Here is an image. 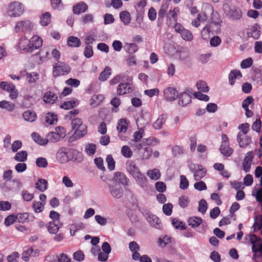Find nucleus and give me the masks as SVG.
Instances as JSON below:
<instances>
[{
  "label": "nucleus",
  "instance_id": "7",
  "mask_svg": "<svg viewBox=\"0 0 262 262\" xmlns=\"http://www.w3.org/2000/svg\"><path fill=\"white\" fill-rule=\"evenodd\" d=\"M189 167L190 170L193 173V177L195 181H200L206 174V170L201 165L191 164Z\"/></svg>",
  "mask_w": 262,
  "mask_h": 262
},
{
  "label": "nucleus",
  "instance_id": "60",
  "mask_svg": "<svg viewBox=\"0 0 262 262\" xmlns=\"http://www.w3.org/2000/svg\"><path fill=\"white\" fill-rule=\"evenodd\" d=\"M172 224L176 229H180L181 230H184L186 229L185 224L178 219H173L172 221Z\"/></svg>",
  "mask_w": 262,
  "mask_h": 262
},
{
  "label": "nucleus",
  "instance_id": "19",
  "mask_svg": "<svg viewBox=\"0 0 262 262\" xmlns=\"http://www.w3.org/2000/svg\"><path fill=\"white\" fill-rule=\"evenodd\" d=\"M114 180L119 182L124 185H128L129 180L126 176L122 172H116L114 174Z\"/></svg>",
  "mask_w": 262,
  "mask_h": 262
},
{
  "label": "nucleus",
  "instance_id": "38",
  "mask_svg": "<svg viewBox=\"0 0 262 262\" xmlns=\"http://www.w3.org/2000/svg\"><path fill=\"white\" fill-rule=\"evenodd\" d=\"M111 75V69L108 67H105L99 76V80L102 81L106 80Z\"/></svg>",
  "mask_w": 262,
  "mask_h": 262
},
{
  "label": "nucleus",
  "instance_id": "27",
  "mask_svg": "<svg viewBox=\"0 0 262 262\" xmlns=\"http://www.w3.org/2000/svg\"><path fill=\"white\" fill-rule=\"evenodd\" d=\"M203 220L201 217L197 216H193L189 217L188 220V225L192 228H196L199 227L202 223Z\"/></svg>",
  "mask_w": 262,
  "mask_h": 262
},
{
  "label": "nucleus",
  "instance_id": "51",
  "mask_svg": "<svg viewBox=\"0 0 262 262\" xmlns=\"http://www.w3.org/2000/svg\"><path fill=\"white\" fill-rule=\"evenodd\" d=\"M222 145L220 146V151L221 154L226 157H230L233 153V150L229 146V144L227 145V146L223 147L224 151L222 149Z\"/></svg>",
  "mask_w": 262,
  "mask_h": 262
},
{
  "label": "nucleus",
  "instance_id": "47",
  "mask_svg": "<svg viewBox=\"0 0 262 262\" xmlns=\"http://www.w3.org/2000/svg\"><path fill=\"white\" fill-rule=\"evenodd\" d=\"M182 38L187 41H191L193 39V35L192 33L188 30L184 29L180 34Z\"/></svg>",
  "mask_w": 262,
  "mask_h": 262
},
{
  "label": "nucleus",
  "instance_id": "57",
  "mask_svg": "<svg viewBox=\"0 0 262 262\" xmlns=\"http://www.w3.org/2000/svg\"><path fill=\"white\" fill-rule=\"evenodd\" d=\"M143 159H148L152 154V150L149 147L144 148L143 151H140Z\"/></svg>",
  "mask_w": 262,
  "mask_h": 262
},
{
  "label": "nucleus",
  "instance_id": "23",
  "mask_svg": "<svg viewBox=\"0 0 262 262\" xmlns=\"http://www.w3.org/2000/svg\"><path fill=\"white\" fill-rule=\"evenodd\" d=\"M57 96L51 91L47 92L43 96V100L46 103L53 104L57 100Z\"/></svg>",
  "mask_w": 262,
  "mask_h": 262
},
{
  "label": "nucleus",
  "instance_id": "24",
  "mask_svg": "<svg viewBox=\"0 0 262 262\" xmlns=\"http://www.w3.org/2000/svg\"><path fill=\"white\" fill-rule=\"evenodd\" d=\"M47 138V139H46V140L48 141V143L49 142L55 143L60 140L62 138V134L54 132H51L48 133Z\"/></svg>",
  "mask_w": 262,
  "mask_h": 262
},
{
  "label": "nucleus",
  "instance_id": "4",
  "mask_svg": "<svg viewBox=\"0 0 262 262\" xmlns=\"http://www.w3.org/2000/svg\"><path fill=\"white\" fill-rule=\"evenodd\" d=\"M147 2L145 0H140V1L135 5L136 10V21L141 27L143 21V18L145 14V7L146 6Z\"/></svg>",
  "mask_w": 262,
  "mask_h": 262
},
{
  "label": "nucleus",
  "instance_id": "64",
  "mask_svg": "<svg viewBox=\"0 0 262 262\" xmlns=\"http://www.w3.org/2000/svg\"><path fill=\"white\" fill-rule=\"evenodd\" d=\"M253 227L257 228L258 230L262 228V216H257L254 217V223Z\"/></svg>",
  "mask_w": 262,
  "mask_h": 262
},
{
  "label": "nucleus",
  "instance_id": "26",
  "mask_svg": "<svg viewBox=\"0 0 262 262\" xmlns=\"http://www.w3.org/2000/svg\"><path fill=\"white\" fill-rule=\"evenodd\" d=\"M35 188L41 192L45 191L48 188V182L43 179H39L35 184Z\"/></svg>",
  "mask_w": 262,
  "mask_h": 262
},
{
  "label": "nucleus",
  "instance_id": "50",
  "mask_svg": "<svg viewBox=\"0 0 262 262\" xmlns=\"http://www.w3.org/2000/svg\"><path fill=\"white\" fill-rule=\"evenodd\" d=\"M75 100L64 101L60 105V107L66 110H70L75 107Z\"/></svg>",
  "mask_w": 262,
  "mask_h": 262
},
{
  "label": "nucleus",
  "instance_id": "62",
  "mask_svg": "<svg viewBox=\"0 0 262 262\" xmlns=\"http://www.w3.org/2000/svg\"><path fill=\"white\" fill-rule=\"evenodd\" d=\"M180 188L183 190L187 189L189 186V182L186 177L185 176L182 175L180 177Z\"/></svg>",
  "mask_w": 262,
  "mask_h": 262
},
{
  "label": "nucleus",
  "instance_id": "54",
  "mask_svg": "<svg viewBox=\"0 0 262 262\" xmlns=\"http://www.w3.org/2000/svg\"><path fill=\"white\" fill-rule=\"evenodd\" d=\"M121 152L122 155L126 158H130L133 155L131 149L127 145H124L122 147Z\"/></svg>",
  "mask_w": 262,
  "mask_h": 262
},
{
  "label": "nucleus",
  "instance_id": "37",
  "mask_svg": "<svg viewBox=\"0 0 262 262\" xmlns=\"http://www.w3.org/2000/svg\"><path fill=\"white\" fill-rule=\"evenodd\" d=\"M124 48L126 51L129 54H133L138 50V46L134 43H126Z\"/></svg>",
  "mask_w": 262,
  "mask_h": 262
},
{
  "label": "nucleus",
  "instance_id": "42",
  "mask_svg": "<svg viewBox=\"0 0 262 262\" xmlns=\"http://www.w3.org/2000/svg\"><path fill=\"white\" fill-rule=\"evenodd\" d=\"M32 208L35 213L41 212L45 208V203L40 201H34L32 204Z\"/></svg>",
  "mask_w": 262,
  "mask_h": 262
},
{
  "label": "nucleus",
  "instance_id": "18",
  "mask_svg": "<svg viewBox=\"0 0 262 262\" xmlns=\"http://www.w3.org/2000/svg\"><path fill=\"white\" fill-rule=\"evenodd\" d=\"M178 103L180 105L184 106L191 101V97L186 92L181 93L179 96Z\"/></svg>",
  "mask_w": 262,
  "mask_h": 262
},
{
  "label": "nucleus",
  "instance_id": "59",
  "mask_svg": "<svg viewBox=\"0 0 262 262\" xmlns=\"http://www.w3.org/2000/svg\"><path fill=\"white\" fill-rule=\"evenodd\" d=\"M179 204L182 208L186 207L189 204L188 197L186 195H182L179 198Z\"/></svg>",
  "mask_w": 262,
  "mask_h": 262
},
{
  "label": "nucleus",
  "instance_id": "3",
  "mask_svg": "<svg viewBox=\"0 0 262 262\" xmlns=\"http://www.w3.org/2000/svg\"><path fill=\"white\" fill-rule=\"evenodd\" d=\"M71 125L75 134L79 138L84 137L87 134L86 126L82 124L81 119L76 118L72 121Z\"/></svg>",
  "mask_w": 262,
  "mask_h": 262
},
{
  "label": "nucleus",
  "instance_id": "31",
  "mask_svg": "<svg viewBox=\"0 0 262 262\" xmlns=\"http://www.w3.org/2000/svg\"><path fill=\"white\" fill-rule=\"evenodd\" d=\"M120 18L123 23L125 25H128L131 21V16L130 13L127 11H123L120 13Z\"/></svg>",
  "mask_w": 262,
  "mask_h": 262
},
{
  "label": "nucleus",
  "instance_id": "6",
  "mask_svg": "<svg viewBox=\"0 0 262 262\" xmlns=\"http://www.w3.org/2000/svg\"><path fill=\"white\" fill-rule=\"evenodd\" d=\"M71 70L70 66L65 62L56 63L53 66V75L54 77H58L65 75L70 73Z\"/></svg>",
  "mask_w": 262,
  "mask_h": 262
},
{
  "label": "nucleus",
  "instance_id": "44",
  "mask_svg": "<svg viewBox=\"0 0 262 262\" xmlns=\"http://www.w3.org/2000/svg\"><path fill=\"white\" fill-rule=\"evenodd\" d=\"M197 89L200 91L204 93L208 92L209 88L206 82L203 80H200L196 83Z\"/></svg>",
  "mask_w": 262,
  "mask_h": 262
},
{
  "label": "nucleus",
  "instance_id": "49",
  "mask_svg": "<svg viewBox=\"0 0 262 262\" xmlns=\"http://www.w3.org/2000/svg\"><path fill=\"white\" fill-rule=\"evenodd\" d=\"M106 162L107 164V168L110 170H113L115 167V161L111 155L106 156Z\"/></svg>",
  "mask_w": 262,
  "mask_h": 262
},
{
  "label": "nucleus",
  "instance_id": "55",
  "mask_svg": "<svg viewBox=\"0 0 262 262\" xmlns=\"http://www.w3.org/2000/svg\"><path fill=\"white\" fill-rule=\"evenodd\" d=\"M70 152L76 157L75 158L74 157H72V159L74 161L80 162L82 161V154L79 152L78 150L75 149H72L70 150Z\"/></svg>",
  "mask_w": 262,
  "mask_h": 262
},
{
  "label": "nucleus",
  "instance_id": "12",
  "mask_svg": "<svg viewBox=\"0 0 262 262\" xmlns=\"http://www.w3.org/2000/svg\"><path fill=\"white\" fill-rule=\"evenodd\" d=\"M252 160L253 156L252 151L248 152L242 163L243 169L245 172H248L250 170Z\"/></svg>",
  "mask_w": 262,
  "mask_h": 262
},
{
  "label": "nucleus",
  "instance_id": "35",
  "mask_svg": "<svg viewBox=\"0 0 262 262\" xmlns=\"http://www.w3.org/2000/svg\"><path fill=\"white\" fill-rule=\"evenodd\" d=\"M0 107L12 112L15 108V104L6 100H3L0 101Z\"/></svg>",
  "mask_w": 262,
  "mask_h": 262
},
{
  "label": "nucleus",
  "instance_id": "45",
  "mask_svg": "<svg viewBox=\"0 0 262 262\" xmlns=\"http://www.w3.org/2000/svg\"><path fill=\"white\" fill-rule=\"evenodd\" d=\"M33 249L30 248L26 250H25L22 254V259L25 261H28L29 260V257L31 256H35L36 252L33 254Z\"/></svg>",
  "mask_w": 262,
  "mask_h": 262
},
{
  "label": "nucleus",
  "instance_id": "36",
  "mask_svg": "<svg viewBox=\"0 0 262 262\" xmlns=\"http://www.w3.org/2000/svg\"><path fill=\"white\" fill-rule=\"evenodd\" d=\"M45 120L50 125L54 124L57 122V116L53 113H48L46 116Z\"/></svg>",
  "mask_w": 262,
  "mask_h": 262
},
{
  "label": "nucleus",
  "instance_id": "1",
  "mask_svg": "<svg viewBox=\"0 0 262 262\" xmlns=\"http://www.w3.org/2000/svg\"><path fill=\"white\" fill-rule=\"evenodd\" d=\"M42 45L41 37L34 35L30 40L26 37H22L19 39L18 48L22 53H32L34 50L40 48Z\"/></svg>",
  "mask_w": 262,
  "mask_h": 262
},
{
  "label": "nucleus",
  "instance_id": "21",
  "mask_svg": "<svg viewBox=\"0 0 262 262\" xmlns=\"http://www.w3.org/2000/svg\"><path fill=\"white\" fill-rule=\"evenodd\" d=\"M67 150L66 148L61 147L56 153V158L61 163H64L68 161Z\"/></svg>",
  "mask_w": 262,
  "mask_h": 262
},
{
  "label": "nucleus",
  "instance_id": "11",
  "mask_svg": "<svg viewBox=\"0 0 262 262\" xmlns=\"http://www.w3.org/2000/svg\"><path fill=\"white\" fill-rule=\"evenodd\" d=\"M164 98L168 101H173L178 97V92L176 89L172 87H168L165 89L163 92Z\"/></svg>",
  "mask_w": 262,
  "mask_h": 262
},
{
  "label": "nucleus",
  "instance_id": "29",
  "mask_svg": "<svg viewBox=\"0 0 262 262\" xmlns=\"http://www.w3.org/2000/svg\"><path fill=\"white\" fill-rule=\"evenodd\" d=\"M67 45L71 47L77 48L80 46V40L77 37L71 36L68 38Z\"/></svg>",
  "mask_w": 262,
  "mask_h": 262
},
{
  "label": "nucleus",
  "instance_id": "34",
  "mask_svg": "<svg viewBox=\"0 0 262 262\" xmlns=\"http://www.w3.org/2000/svg\"><path fill=\"white\" fill-rule=\"evenodd\" d=\"M51 15L49 12H46L43 14L40 20V24L42 26L48 25L51 22Z\"/></svg>",
  "mask_w": 262,
  "mask_h": 262
},
{
  "label": "nucleus",
  "instance_id": "63",
  "mask_svg": "<svg viewBox=\"0 0 262 262\" xmlns=\"http://www.w3.org/2000/svg\"><path fill=\"white\" fill-rule=\"evenodd\" d=\"M16 221L18 222L24 223L29 217V215L27 213H18L16 215Z\"/></svg>",
  "mask_w": 262,
  "mask_h": 262
},
{
  "label": "nucleus",
  "instance_id": "16",
  "mask_svg": "<svg viewBox=\"0 0 262 262\" xmlns=\"http://www.w3.org/2000/svg\"><path fill=\"white\" fill-rule=\"evenodd\" d=\"M132 91V87L129 83H121L117 87V93L119 95L129 93Z\"/></svg>",
  "mask_w": 262,
  "mask_h": 262
},
{
  "label": "nucleus",
  "instance_id": "40",
  "mask_svg": "<svg viewBox=\"0 0 262 262\" xmlns=\"http://www.w3.org/2000/svg\"><path fill=\"white\" fill-rule=\"evenodd\" d=\"M147 175L150 178V179L154 180H157L160 179L161 177V173L159 170L157 169L148 170L147 172Z\"/></svg>",
  "mask_w": 262,
  "mask_h": 262
},
{
  "label": "nucleus",
  "instance_id": "15",
  "mask_svg": "<svg viewBox=\"0 0 262 262\" xmlns=\"http://www.w3.org/2000/svg\"><path fill=\"white\" fill-rule=\"evenodd\" d=\"M237 141L241 147H245L250 144L251 139L246 134L239 133L237 136Z\"/></svg>",
  "mask_w": 262,
  "mask_h": 262
},
{
  "label": "nucleus",
  "instance_id": "2",
  "mask_svg": "<svg viewBox=\"0 0 262 262\" xmlns=\"http://www.w3.org/2000/svg\"><path fill=\"white\" fill-rule=\"evenodd\" d=\"M126 169L141 187H144L146 186L147 179L146 177L140 172L139 169L133 162L130 161L127 163Z\"/></svg>",
  "mask_w": 262,
  "mask_h": 262
},
{
  "label": "nucleus",
  "instance_id": "13",
  "mask_svg": "<svg viewBox=\"0 0 262 262\" xmlns=\"http://www.w3.org/2000/svg\"><path fill=\"white\" fill-rule=\"evenodd\" d=\"M46 226L50 233L56 234L62 226V224L59 221H53L49 222Z\"/></svg>",
  "mask_w": 262,
  "mask_h": 262
},
{
  "label": "nucleus",
  "instance_id": "25",
  "mask_svg": "<svg viewBox=\"0 0 262 262\" xmlns=\"http://www.w3.org/2000/svg\"><path fill=\"white\" fill-rule=\"evenodd\" d=\"M128 128V123L125 119H120L119 120L117 125V129L119 133H125Z\"/></svg>",
  "mask_w": 262,
  "mask_h": 262
},
{
  "label": "nucleus",
  "instance_id": "14",
  "mask_svg": "<svg viewBox=\"0 0 262 262\" xmlns=\"http://www.w3.org/2000/svg\"><path fill=\"white\" fill-rule=\"evenodd\" d=\"M169 8V5L167 3L163 4L158 11V25L160 26L163 23V18L165 17L166 12Z\"/></svg>",
  "mask_w": 262,
  "mask_h": 262
},
{
  "label": "nucleus",
  "instance_id": "46",
  "mask_svg": "<svg viewBox=\"0 0 262 262\" xmlns=\"http://www.w3.org/2000/svg\"><path fill=\"white\" fill-rule=\"evenodd\" d=\"M38 78L39 75L36 72L27 73L26 74V79L29 83H35Z\"/></svg>",
  "mask_w": 262,
  "mask_h": 262
},
{
  "label": "nucleus",
  "instance_id": "39",
  "mask_svg": "<svg viewBox=\"0 0 262 262\" xmlns=\"http://www.w3.org/2000/svg\"><path fill=\"white\" fill-rule=\"evenodd\" d=\"M259 26L258 24H255L251 29V36L255 39H257L260 34V31L259 30Z\"/></svg>",
  "mask_w": 262,
  "mask_h": 262
},
{
  "label": "nucleus",
  "instance_id": "32",
  "mask_svg": "<svg viewBox=\"0 0 262 262\" xmlns=\"http://www.w3.org/2000/svg\"><path fill=\"white\" fill-rule=\"evenodd\" d=\"M32 138L36 143L41 145H46L48 143L46 139H42L39 135L35 132H33L31 135Z\"/></svg>",
  "mask_w": 262,
  "mask_h": 262
},
{
  "label": "nucleus",
  "instance_id": "10",
  "mask_svg": "<svg viewBox=\"0 0 262 262\" xmlns=\"http://www.w3.org/2000/svg\"><path fill=\"white\" fill-rule=\"evenodd\" d=\"M33 28V25L29 20L21 21L17 23L15 27V30L16 32L30 31Z\"/></svg>",
  "mask_w": 262,
  "mask_h": 262
},
{
  "label": "nucleus",
  "instance_id": "43",
  "mask_svg": "<svg viewBox=\"0 0 262 262\" xmlns=\"http://www.w3.org/2000/svg\"><path fill=\"white\" fill-rule=\"evenodd\" d=\"M179 12L178 7L174 8L173 10H170L168 12L166 17L167 19L170 20L171 18L173 19L174 22L177 20L178 13Z\"/></svg>",
  "mask_w": 262,
  "mask_h": 262
},
{
  "label": "nucleus",
  "instance_id": "22",
  "mask_svg": "<svg viewBox=\"0 0 262 262\" xmlns=\"http://www.w3.org/2000/svg\"><path fill=\"white\" fill-rule=\"evenodd\" d=\"M242 77V74L240 71L236 69L231 71L228 77L230 84L233 85L236 78H241Z\"/></svg>",
  "mask_w": 262,
  "mask_h": 262
},
{
  "label": "nucleus",
  "instance_id": "20",
  "mask_svg": "<svg viewBox=\"0 0 262 262\" xmlns=\"http://www.w3.org/2000/svg\"><path fill=\"white\" fill-rule=\"evenodd\" d=\"M167 118V116L165 114H162L160 115L158 119L154 122L152 124L153 127L155 129H161Z\"/></svg>",
  "mask_w": 262,
  "mask_h": 262
},
{
  "label": "nucleus",
  "instance_id": "52",
  "mask_svg": "<svg viewBox=\"0 0 262 262\" xmlns=\"http://www.w3.org/2000/svg\"><path fill=\"white\" fill-rule=\"evenodd\" d=\"M85 152L89 156L94 155L96 150V146L95 144L89 143L85 146Z\"/></svg>",
  "mask_w": 262,
  "mask_h": 262
},
{
  "label": "nucleus",
  "instance_id": "30",
  "mask_svg": "<svg viewBox=\"0 0 262 262\" xmlns=\"http://www.w3.org/2000/svg\"><path fill=\"white\" fill-rule=\"evenodd\" d=\"M103 99V97L101 95H94L90 100V104L93 106H96L100 104Z\"/></svg>",
  "mask_w": 262,
  "mask_h": 262
},
{
  "label": "nucleus",
  "instance_id": "33",
  "mask_svg": "<svg viewBox=\"0 0 262 262\" xmlns=\"http://www.w3.org/2000/svg\"><path fill=\"white\" fill-rule=\"evenodd\" d=\"M23 116L25 120L31 122L34 121L36 118L35 113L31 111L25 112L23 114Z\"/></svg>",
  "mask_w": 262,
  "mask_h": 262
},
{
  "label": "nucleus",
  "instance_id": "53",
  "mask_svg": "<svg viewBox=\"0 0 262 262\" xmlns=\"http://www.w3.org/2000/svg\"><path fill=\"white\" fill-rule=\"evenodd\" d=\"M207 209V204L204 199H201L199 202L198 211L204 214Z\"/></svg>",
  "mask_w": 262,
  "mask_h": 262
},
{
  "label": "nucleus",
  "instance_id": "61",
  "mask_svg": "<svg viewBox=\"0 0 262 262\" xmlns=\"http://www.w3.org/2000/svg\"><path fill=\"white\" fill-rule=\"evenodd\" d=\"M155 188L156 190L160 193H163L166 191V184L161 181H158L155 183Z\"/></svg>",
  "mask_w": 262,
  "mask_h": 262
},
{
  "label": "nucleus",
  "instance_id": "48",
  "mask_svg": "<svg viewBox=\"0 0 262 262\" xmlns=\"http://www.w3.org/2000/svg\"><path fill=\"white\" fill-rule=\"evenodd\" d=\"M0 87L2 89L7 92L15 90L14 85L11 83H9L6 81H3L0 84Z\"/></svg>",
  "mask_w": 262,
  "mask_h": 262
},
{
  "label": "nucleus",
  "instance_id": "28",
  "mask_svg": "<svg viewBox=\"0 0 262 262\" xmlns=\"http://www.w3.org/2000/svg\"><path fill=\"white\" fill-rule=\"evenodd\" d=\"M227 15L233 19H239L242 15L240 9L235 8H230Z\"/></svg>",
  "mask_w": 262,
  "mask_h": 262
},
{
  "label": "nucleus",
  "instance_id": "41",
  "mask_svg": "<svg viewBox=\"0 0 262 262\" xmlns=\"http://www.w3.org/2000/svg\"><path fill=\"white\" fill-rule=\"evenodd\" d=\"M27 152L26 151L21 150L18 152L15 156L14 159L15 160L19 162H24L27 160Z\"/></svg>",
  "mask_w": 262,
  "mask_h": 262
},
{
  "label": "nucleus",
  "instance_id": "8",
  "mask_svg": "<svg viewBox=\"0 0 262 262\" xmlns=\"http://www.w3.org/2000/svg\"><path fill=\"white\" fill-rule=\"evenodd\" d=\"M145 217L147 221L152 227L157 229H161L162 228L161 222L157 215L148 212L145 213Z\"/></svg>",
  "mask_w": 262,
  "mask_h": 262
},
{
  "label": "nucleus",
  "instance_id": "9",
  "mask_svg": "<svg viewBox=\"0 0 262 262\" xmlns=\"http://www.w3.org/2000/svg\"><path fill=\"white\" fill-rule=\"evenodd\" d=\"M109 190L111 196L115 199H120L123 195V190L118 183L109 185Z\"/></svg>",
  "mask_w": 262,
  "mask_h": 262
},
{
  "label": "nucleus",
  "instance_id": "17",
  "mask_svg": "<svg viewBox=\"0 0 262 262\" xmlns=\"http://www.w3.org/2000/svg\"><path fill=\"white\" fill-rule=\"evenodd\" d=\"M88 9V6L83 2L78 3L73 7V12L75 14H80L85 12Z\"/></svg>",
  "mask_w": 262,
  "mask_h": 262
},
{
  "label": "nucleus",
  "instance_id": "56",
  "mask_svg": "<svg viewBox=\"0 0 262 262\" xmlns=\"http://www.w3.org/2000/svg\"><path fill=\"white\" fill-rule=\"evenodd\" d=\"M21 195L23 200L26 202L31 201L34 198V194L29 192L26 190H23L21 191Z\"/></svg>",
  "mask_w": 262,
  "mask_h": 262
},
{
  "label": "nucleus",
  "instance_id": "58",
  "mask_svg": "<svg viewBox=\"0 0 262 262\" xmlns=\"http://www.w3.org/2000/svg\"><path fill=\"white\" fill-rule=\"evenodd\" d=\"M36 164L39 167L45 168L48 165V162L46 158L39 157L36 159Z\"/></svg>",
  "mask_w": 262,
  "mask_h": 262
},
{
  "label": "nucleus",
  "instance_id": "5",
  "mask_svg": "<svg viewBox=\"0 0 262 262\" xmlns=\"http://www.w3.org/2000/svg\"><path fill=\"white\" fill-rule=\"evenodd\" d=\"M24 11V8L21 3L14 2L9 5L7 13L11 17H17L21 15Z\"/></svg>",
  "mask_w": 262,
  "mask_h": 262
}]
</instances>
